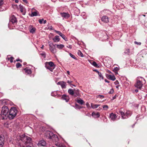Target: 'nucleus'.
Masks as SVG:
<instances>
[{"label": "nucleus", "mask_w": 147, "mask_h": 147, "mask_svg": "<svg viewBox=\"0 0 147 147\" xmlns=\"http://www.w3.org/2000/svg\"><path fill=\"white\" fill-rule=\"evenodd\" d=\"M94 71H96V72L98 74L100 73V72L98 71L97 70H94Z\"/></svg>", "instance_id": "55"}, {"label": "nucleus", "mask_w": 147, "mask_h": 147, "mask_svg": "<svg viewBox=\"0 0 147 147\" xmlns=\"http://www.w3.org/2000/svg\"><path fill=\"white\" fill-rule=\"evenodd\" d=\"M115 74L116 75L117 74H118V71H114Z\"/></svg>", "instance_id": "63"}, {"label": "nucleus", "mask_w": 147, "mask_h": 147, "mask_svg": "<svg viewBox=\"0 0 147 147\" xmlns=\"http://www.w3.org/2000/svg\"><path fill=\"white\" fill-rule=\"evenodd\" d=\"M59 36H55L53 40L55 42H59L60 40V38H59Z\"/></svg>", "instance_id": "24"}, {"label": "nucleus", "mask_w": 147, "mask_h": 147, "mask_svg": "<svg viewBox=\"0 0 147 147\" xmlns=\"http://www.w3.org/2000/svg\"><path fill=\"white\" fill-rule=\"evenodd\" d=\"M59 35L61 36L62 38L65 40V41L67 40V38L64 35L61 33V34H60Z\"/></svg>", "instance_id": "32"}, {"label": "nucleus", "mask_w": 147, "mask_h": 147, "mask_svg": "<svg viewBox=\"0 0 147 147\" xmlns=\"http://www.w3.org/2000/svg\"><path fill=\"white\" fill-rule=\"evenodd\" d=\"M15 1L16 3H17L18 2V0H15Z\"/></svg>", "instance_id": "64"}, {"label": "nucleus", "mask_w": 147, "mask_h": 147, "mask_svg": "<svg viewBox=\"0 0 147 147\" xmlns=\"http://www.w3.org/2000/svg\"><path fill=\"white\" fill-rule=\"evenodd\" d=\"M46 144V142L44 140H42L39 142L38 145L39 146H44Z\"/></svg>", "instance_id": "11"}, {"label": "nucleus", "mask_w": 147, "mask_h": 147, "mask_svg": "<svg viewBox=\"0 0 147 147\" xmlns=\"http://www.w3.org/2000/svg\"><path fill=\"white\" fill-rule=\"evenodd\" d=\"M25 71V72L28 74H30L32 73V71L30 69H28V68H26L24 69Z\"/></svg>", "instance_id": "22"}, {"label": "nucleus", "mask_w": 147, "mask_h": 147, "mask_svg": "<svg viewBox=\"0 0 147 147\" xmlns=\"http://www.w3.org/2000/svg\"><path fill=\"white\" fill-rule=\"evenodd\" d=\"M36 29L35 27H33L32 26H30L29 28V30L31 33L33 34L35 33Z\"/></svg>", "instance_id": "16"}, {"label": "nucleus", "mask_w": 147, "mask_h": 147, "mask_svg": "<svg viewBox=\"0 0 147 147\" xmlns=\"http://www.w3.org/2000/svg\"><path fill=\"white\" fill-rule=\"evenodd\" d=\"M106 77L107 78L113 81H114L116 79L114 75H111L107 74Z\"/></svg>", "instance_id": "13"}, {"label": "nucleus", "mask_w": 147, "mask_h": 147, "mask_svg": "<svg viewBox=\"0 0 147 147\" xmlns=\"http://www.w3.org/2000/svg\"><path fill=\"white\" fill-rule=\"evenodd\" d=\"M4 137L2 135H0V142H4Z\"/></svg>", "instance_id": "31"}, {"label": "nucleus", "mask_w": 147, "mask_h": 147, "mask_svg": "<svg viewBox=\"0 0 147 147\" xmlns=\"http://www.w3.org/2000/svg\"><path fill=\"white\" fill-rule=\"evenodd\" d=\"M102 107L104 110L106 111L109 108L108 106L107 105H105L102 106Z\"/></svg>", "instance_id": "36"}, {"label": "nucleus", "mask_w": 147, "mask_h": 147, "mask_svg": "<svg viewBox=\"0 0 147 147\" xmlns=\"http://www.w3.org/2000/svg\"><path fill=\"white\" fill-rule=\"evenodd\" d=\"M107 72L109 73H111V72L109 70L107 71Z\"/></svg>", "instance_id": "62"}, {"label": "nucleus", "mask_w": 147, "mask_h": 147, "mask_svg": "<svg viewBox=\"0 0 147 147\" xmlns=\"http://www.w3.org/2000/svg\"><path fill=\"white\" fill-rule=\"evenodd\" d=\"M102 109V108H100V107H99L98 109H97V110H98V111H100V110L101 109Z\"/></svg>", "instance_id": "60"}, {"label": "nucleus", "mask_w": 147, "mask_h": 147, "mask_svg": "<svg viewBox=\"0 0 147 147\" xmlns=\"http://www.w3.org/2000/svg\"><path fill=\"white\" fill-rule=\"evenodd\" d=\"M16 66L17 68H18L22 66V65L20 63H18L16 64Z\"/></svg>", "instance_id": "38"}, {"label": "nucleus", "mask_w": 147, "mask_h": 147, "mask_svg": "<svg viewBox=\"0 0 147 147\" xmlns=\"http://www.w3.org/2000/svg\"><path fill=\"white\" fill-rule=\"evenodd\" d=\"M72 82V81H71L68 80L67 81V83L70 85L71 84V83Z\"/></svg>", "instance_id": "50"}, {"label": "nucleus", "mask_w": 147, "mask_h": 147, "mask_svg": "<svg viewBox=\"0 0 147 147\" xmlns=\"http://www.w3.org/2000/svg\"><path fill=\"white\" fill-rule=\"evenodd\" d=\"M10 19L11 22L13 23H16L17 22V20L16 17L14 16H12L10 18Z\"/></svg>", "instance_id": "19"}, {"label": "nucleus", "mask_w": 147, "mask_h": 147, "mask_svg": "<svg viewBox=\"0 0 147 147\" xmlns=\"http://www.w3.org/2000/svg\"><path fill=\"white\" fill-rule=\"evenodd\" d=\"M16 61H20V62H22V61L21 59H16Z\"/></svg>", "instance_id": "52"}, {"label": "nucleus", "mask_w": 147, "mask_h": 147, "mask_svg": "<svg viewBox=\"0 0 147 147\" xmlns=\"http://www.w3.org/2000/svg\"><path fill=\"white\" fill-rule=\"evenodd\" d=\"M119 82L117 80H116L115 82V84L117 85L119 84Z\"/></svg>", "instance_id": "53"}, {"label": "nucleus", "mask_w": 147, "mask_h": 147, "mask_svg": "<svg viewBox=\"0 0 147 147\" xmlns=\"http://www.w3.org/2000/svg\"><path fill=\"white\" fill-rule=\"evenodd\" d=\"M68 93L71 95H73L74 94V91L71 89H68Z\"/></svg>", "instance_id": "27"}, {"label": "nucleus", "mask_w": 147, "mask_h": 147, "mask_svg": "<svg viewBox=\"0 0 147 147\" xmlns=\"http://www.w3.org/2000/svg\"><path fill=\"white\" fill-rule=\"evenodd\" d=\"M105 81L106 82H107V83H109V81H108L106 79H105Z\"/></svg>", "instance_id": "56"}, {"label": "nucleus", "mask_w": 147, "mask_h": 147, "mask_svg": "<svg viewBox=\"0 0 147 147\" xmlns=\"http://www.w3.org/2000/svg\"><path fill=\"white\" fill-rule=\"evenodd\" d=\"M116 95H115L114 96H113V99H115L116 98Z\"/></svg>", "instance_id": "58"}, {"label": "nucleus", "mask_w": 147, "mask_h": 147, "mask_svg": "<svg viewBox=\"0 0 147 147\" xmlns=\"http://www.w3.org/2000/svg\"><path fill=\"white\" fill-rule=\"evenodd\" d=\"M100 105L99 104H94L93 103H91V107L93 109H96Z\"/></svg>", "instance_id": "23"}, {"label": "nucleus", "mask_w": 147, "mask_h": 147, "mask_svg": "<svg viewBox=\"0 0 147 147\" xmlns=\"http://www.w3.org/2000/svg\"><path fill=\"white\" fill-rule=\"evenodd\" d=\"M13 57H11L10 58L9 57L7 58V59L8 60H10L11 63H12L13 62Z\"/></svg>", "instance_id": "37"}, {"label": "nucleus", "mask_w": 147, "mask_h": 147, "mask_svg": "<svg viewBox=\"0 0 147 147\" xmlns=\"http://www.w3.org/2000/svg\"><path fill=\"white\" fill-rule=\"evenodd\" d=\"M17 113V110L14 107H12L10 109L7 117L10 120L13 119L16 116Z\"/></svg>", "instance_id": "3"}, {"label": "nucleus", "mask_w": 147, "mask_h": 147, "mask_svg": "<svg viewBox=\"0 0 147 147\" xmlns=\"http://www.w3.org/2000/svg\"><path fill=\"white\" fill-rule=\"evenodd\" d=\"M92 65L95 67H97V64L96 63L95 61H94L92 63Z\"/></svg>", "instance_id": "44"}, {"label": "nucleus", "mask_w": 147, "mask_h": 147, "mask_svg": "<svg viewBox=\"0 0 147 147\" xmlns=\"http://www.w3.org/2000/svg\"><path fill=\"white\" fill-rule=\"evenodd\" d=\"M98 75L99 76V77L100 78H101L102 79H103L104 77L102 75V74L101 73H100L98 74Z\"/></svg>", "instance_id": "40"}, {"label": "nucleus", "mask_w": 147, "mask_h": 147, "mask_svg": "<svg viewBox=\"0 0 147 147\" xmlns=\"http://www.w3.org/2000/svg\"><path fill=\"white\" fill-rule=\"evenodd\" d=\"M17 139L20 147H34L32 144L31 139L24 134L18 136Z\"/></svg>", "instance_id": "1"}, {"label": "nucleus", "mask_w": 147, "mask_h": 147, "mask_svg": "<svg viewBox=\"0 0 147 147\" xmlns=\"http://www.w3.org/2000/svg\"><path fill=\"white\" fill-rule=\"evenodd\" d=\"M102 21L105 23H107L109 22L108 17L106 16H103L101 19Z\"/></svg>", "instance_id": "12"}, {"label": "nucleus", "mask_w": 147, "mask_h": 147, "mask_svg": "<svg viewBox=\"0 0 147 147\" xmlns=\"http://www.w3.org/2000/svg\"><path fill=\"white\" fill-rule=\"evenodd\" d=\"M44 21L43 19H39L38 20L39 23L40 24H42V21Z\"/></svg>", "instance_id": "45"}, {"label": "nucleus", "mask_w": 147, "mask_h": 147, "mask_svg": "<svg viewBox=\"0 0 147 147\" xmlns=\"http://www.w3.org/2000/svg\"><path fill=\"white\" fill-rule=\"evenodd\" d=\"M76 107L77 109H82V107L76 104Z\"/></svg>", "instance_id": "43"}, {"label": "nucleus", "mask_w": 147, "mask_h": 147, "mask_svg": "<svg viewBox=\"0 0 147 147\" xmlns=\"http://www.w3.org/2000/svg\"><path fill=\"white\" fill-rule=\"evenodd\" d=\"M49 46L50 50L53 53H55L57 51L55 48V45H54L52 43L49 42Z\"/></svg>", "instance_id": "6"}, {"label": "nucleus", "mask_w": 147, "mask_h": 147, "mask_svg": "<svg viewBox=\"0 0 147 147\" xmlns=\"http://www.w3.org/2000/svg\"><path fill=\"white\" fill-rule=\"evenodd\" d=\"M113 92V89H111L110 91L109 92V93L110 94H112Z\"/></svg>", "instance_id": "49"}, {"label": "nucleus", "mask_w": 147, "mask_h": 147, "mask_svg": "<svg viewBox=\"0 0 147 147\" xmlns=\"http://www.w3.org/2000/svg\"><path fill=\"white\" fill-rule=\"evenodd\" d=\"M74 96L75 97L76 96H80V94L79 92V90L77 89H74Z\"/></svg>", "instance_id": "14"}, {"label": "nucleus", "mask_w": 147, "mask_h": 147, "mask_svg": "<svg viewBox=\"0 0 147 147\" xmlns=\"http://www.w3.org/2000/svg\"><path fill=\"white\" fill-rule=\"evenodd\" d=\"M110 117L111 120L114 121L116 119V116L115 114L112 113L110 115Z\"/></svg>", "instance_id": "17"}, {"label": "nucleus", "mask_w": 147, "mask_h": 147, "mask_svg": "<svg viewBox=\"0 0 147 147\" xmlns=\"http://www.w3.org/2000/svg\"><path fill=\"white\" fill-rule=\"evenodd\" d=\"M61 98L63 100H65L66 102H68L69 100V97L65 94L62 95Z\"/></svg>", "instance_id": "20"}, {"label": "nucleus", "mask_w": 147, "mask_h": 147, "mask_svg": "<svg viewBox=\"0 0 147 147\" xmlns=\"http://www.w3.org/2000/svg\"><path fill=\"white\" fill-rule=\"evenodd\" d=\"M78 54L79 56H80L82 57H83V55L82 53L80 50H78Z\"/></svg>", "instance_id": "35"}, {"label": "nucleus", "mask_w": 147, "mask_h": 147, "mask_svg": "<svg viewBox=\"0 0 147 147\" xmlns=\"http://www.w3.org/2000/svg\"><path fill=\"white\" fill-rule=\"evenodd\" d=\"M69 55L70 57H71L72 58L74 59H76V57L74 55L72 54L71 53H69Z\"/></svg>", "instance_id": "42"}, {"label": "nucleus", "mask_w": 147, "mask_h": 147, "mask_svg": "<svg viewBox=\"0 0 147 147\" xmlns=\"http://www.w3.org/2000/svg\"><path fill=\"white\" fill-rule=\"evenodd\" d=\"M143 85L142 81L140 80H137L136 84H135V86L137 88L141 89Z\"/></svg>", "instance_id": "8"}, {"label": "nucleus", "mask_w": 147, "mask_h": 147, "mask_svg": "<svg viewBox=\"0 0 147 147\" xmlns=\"http://www.w3.org/2000/svg\"><path fill=\"white\" fill-rule=\"evenodd\" d=\"M119 113L121 115L122 119H127L131 116V112L130 111H127L125 113L123 111L120 110Z\"/></svg>", "instance_id": "5"}, {"label": "nucleus", "mask_w": 147, "mask_h": 147, "mask_svg": "<svg viewBox=\"0 0 147 147\" xmlns=\"http://www.w3.org/2000/svg\"><path fill=\"white\" fill-rule=\"evenodd\" d=\"M67 74H68V75H69L70 74V72H69V71H67Z\"/></svg>", "instance_id": "61"}, {"label": "nucleus", "mask_w": 147, "mask_h": 147, "mask_svg": "<svg viewBox=\"0 0 147 147\" xmlns=\"http://www.w3.org/2000/svg\"><path fill=\"white\" fill-rule=\"evenodd\" d=\"M37 12H38L37 11L32 12L31 13V16L33 17L34 16H37L38 15Z\"/></svg>", "instance_id": "29"}, {"label": "nucleus", "mask_w": 147, "mask_h": 147, "mask_svg": "<svg viewBox=\"0 0 147 147\" xmlns=\"http://www.w3.org/2000/svg\"><path fill=\"white\" fill-rule=\"evenodd\" d=\"M47 22V21L46 20H44L43 21V23L44 24H45Z\"/></svg>", "instance_id": "59"}, {"label": "nucleus", "mask_w": 147, "mask_h": 147, "mask_svg": "<svg viewBox=\"0 0 147 147\" xmlns=\"http://www.w3.org/2000/svg\"><path fill=\"white\" fill-rule=\"evenodd\" d=\"M124 53L125 54H127L128 55H130L132 54V53L130 52L129 49H125Z\"/></svg>", "instance_id": "26"}, {"label": "nucleus", "mask_w": 147, "mask_h": 147, "mask_svg": "<svg viewBox=\"0 0 147 147\" xmlns=\"http://www.w3.org/2000/svg\"><path fill=\"white\" fill-rule=\"evenodd\" d=\"M54 92H52V93H51V96H55L56 95V94L55 93V94H54Z\"/></svg>", "instance_id": "51"}, {"label": "nucleus", "mask_w": 147, "mask_h": 147, "mask_svg": "<svg viewBox=\"0 0 147 147\" xmlns=\"http://www.w3.org/2000/svg\"><path fill=\"white\" fill-rule=\"evenodd\" d=\"M24 2H25L26 3H28V1H27V0H22Z\"/></svg>", "instance_id": "57"}, {"label": "nucleus", "mask_w": 147, "mask_h": 147, "mask_svg": "<svg viewBox=\"0 0 147 147\" xmlns=\"http://www.w3.org/2000/svg\"><path fill=\"white\" fill-rule=\"evenodd\" d=\"M3 3V1L2 0H0V11H2L4 10V9L2 8Z\"/></svg>", "instance_id": "28"}, {"label": "nucleus", "mask_w": 147, "mask_h": 147, "mask_svg": "<svg viewBox=\"0 0 147 147\" xmlns=\"http://www.w3.org/2000/svg\"><path fill=\"white\" fill-rule=\"evenodd\" d=\"M104 96L102 95H99L96 96V97L97 98H100L101 99L103 98H104Z\"/></svg>", "instance_id": "39"}, {"label": "nucleus", "mask_w": 147, "mask_h": 147, "mask_svg": "<svg viewBox=\"0 0 147 147\" xmlns=\"http://www.w3.org/2000/svg\"><path fill=\"white\" fill-rule=\"evenodd\" d=\"M57 47L59 49H62L64 47V46L63 45L61 44L60 45H56Z\"/></svg>", "instance_id": "33"}, {"label": "nucleus", "mask_w": 147, "mask_h": 147, "mask_svg": "<svg viewBox=\"0 0 147 147\" xmlns=\"http://www.w3.org/2000/svg\"><path fill=\"white\" fill-rule=\"evenodd\" d=\"M134 43L135 44L137 45H140L141 44V43L140 42H138L137 41H135L134 42Z\"/></svg>", "instance_id": "46"}, {"label": "nucleus", "mask_w": 147, "mask_h": 147, "mask_svg": "<svg viewBox=\"0 0 147 147\" xmlns=\"http://www.w3.org/2000/svg\"><path fill=\"white\" fill-rule=\"evenodd\" d=\"M86 105L88 107L90 106V105H89V104L88 102H87L86 103Z\"/></svg>", "instance_id": "54"}, {"label": "nucleus", "mask_w": 147, "mask_h": 147, "mask_svg": "<svg viewBox=\"0 0 147 147\" xmlns=\"http://www.w3.org/2000/svg\"><path fill=\"white\" fill-rule=\"evenodd\" d=\"M19 9L20 11L22 13V14L23 15H25V12L24 11V8L23 7L22 5H19Z\"/></svg>", "instance_id": "15"}, {"label": "nucleus", "mask_w": 147, "mask_h": 147, "mask_svg": "<svg viewBox=\"0 0 147 147\" xmlns=\"http://www.w3.org/2000/svg\"><path fill=\"white\" fill-rule=\"evenodd\" d=\"M60 14L62 17L66 19H68L70 16L69 14L65 12L61 13Z\"/></svg>", "instance_id": "10"}, {"label": "nucleus", "mask_w": 147, "mask_h": 147, "mask_svg": "<svg viewBox=\"0 0 147 147\" xmlns=\"http://www.w3.org/2000/svg\"><path fill=\"white\" fill-rule=\"evenodd\" d=\"M55 145L59 147H66L63 144L59 142H57L55 144Z\"/></svg>", "instance_id": "25"}, {"label": "nucleus", "mask_w": 147, "mask_h": 147, "mask_svg": "<svg viewBox=\"0 0 147 147\" xmlns=\"http://www.w3.org/2000/svg\"><path fill=\"white\" fill-rule=\"evenodd\" d=\"M9 110L7 106H3L2 107L1 114L6 116L9 112Z\"/></svg>", "instance_id": "7"}, {"label": "nucleus", "mask_w": 147, "mask_h": 147, "mask_svg": "<svg viewBox=\"0 0 147 147\" xmlns=\"http://www.w3.org/2000/svg\"><path fill=\"white\" fill-rule=\"evenodd\" d=\"M92 116L94 118H98L100 117V115L99 112L95 113L93 112L92 113Z\"/></svg>", "instance_id": "18"}, {"label": "nucleus", "mask_w": 147, "mask_h": 147, "mask_svg": "<svg viewBox=\"0 0 147 147\" xmlns=\"http://www.w3.org/2000/svg\"><path fill=\"white\" fill-rule=\"evenodd\" d=\"M57 84L60 85L62 89H65L66 88V83L63 81H61L57 82Z\"/></svg>", "instance_id": "9"}, {"label": "nucleus", "mask_w": 147, "mask_h": 147, "mask_svg": "<svg viewBox=\"0 0 147 147\" xmlns=\"http://www.w3.org/2000/svg\"><path fill=\"white\" fill-rule=\"evenodd\" d=\"M119 67H115L113 69V71H118L119 70Z\"/></svg>", "instance_id": "41"}, {"label": "nucleus", "mask_w": 147, "mask_h": 147, "mask_svg": "<svg viewBox=\"0 0 147 147\" xmlns=\"http://www.w3.org/2000/svg\"><path fill=\"white\" fill-rule=\"evenodd\" d=\"M77 102L81 105H82L84 103V101L82 99H78L76 101Z\"/></svg>", "instance_id": "30"}, {"label": "nucleus", "mask_w": 147, "mask_h": 147, "mask_svg": "<svg viewBox=\"0 0 147 147\" xmlns=\"http://www.w3.org/2000/svg\"><path fill=\"white\" fill-rule=\"evenodd\" d=\"M1 103L3 105H7L8 104L9 100L7 99L1 100H0Z\"/></svg>", "instance_id": "21"}, {"label": "nucleus", "mask_w": 147, "mask_h": 147, "mask_svg": "<svg viewBox=\"0 0 147 147\" xmlns=\"http://www.w3.org/2000/svg\"><path fill=\"white\" fill-rule=\"evenodd\" d=\"M40 55H41L43 58H45L46 57V53L44 52H43L42 53L40 54Z\"/></svg>", "instance_id": "34"}, {"label": "nucleus", "mask_w": 147, "mask_h": 147, "mask_svg": "<svg viewBox=\"0 0 147 147\" xmlns=\"http://www.w3.org/2000/svg\"><path fill=\"white\" fill-rule=\"evenodd\" d=\"M45 136L47 139H51L54 142H56L58 140V138L57 136L54 134L53 132L50 131H47L45 134Z\"/></svg>", "instance_id": "2"}, {"label": "nucleus", "mask_w": 147, "mask_h": 147, "mask_svg": "<svg viewBox=\"0 0 147 147\" xmlns=\"http://www.w3.org/2000/svg\"><path fill=\"white\" fill-rule=\"evenodd\" d=\"M45 67L52 72L55 67V65L54 63L52 61L47 62L45 63Z\"/></svg>", "instance_id": "4"}, {"label": "nucleus", "mask_w": 147, "mask_h": 147, "mask_svg": "<svg viewBox=\"0 0 147 147\" xmlns=\"http://www.w3.org/2000/svg\"><path fill=\"white\" fill-rule=\"evenodd\" d=\"M4 144V142H0V147H2Z\"/></svg>", "instance_id": "47"}, {"label": "nucleus", "mask_w": 147, "mask_h": 147, "mask_svg": "<svg viewBox=\"0 0 147 147\" xmlns=\"http://www.w3.org/2000/svg\"><path fill=\"white\" fill-rule=\"evenodd\" d=\"M55 32L56 33L58 34L59 35L61 34V33L59 31H57L56 30H55Z\"/></svg>", "instance_id": "48"}]
</instances>
